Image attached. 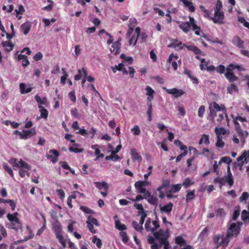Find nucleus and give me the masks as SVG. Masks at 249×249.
<instances>
[{
    "instance_id": "obj_1",
    "label": "nucleus",
    "mask_w": 249,
    "mask_h": 249,
    "mask_svg": "<svg viewBox=\"0 0 249 249\" xmlns=\"http://www.w3.org/2000/svg\"><path fill=\"white\" fill-rule=\"evenodd\" d=\"M209 119L213 122H216L220 124L224 119V116L226 118L227 123H229V118L227 113L226 107L223 104L219 106L215 102H213L209 107Z\"/></svg>"
},
{
    "instance_id": "obj_2",
    "label": "nucleus",
    "mask_w": 249,
    "mask_h": 249,
    "mask_svg": "<svg viewBox=\"0 0 249 249\" xmlns=\"http://www.w3.org/2000/svg\"><path fill=\"white\" fill-rule=\"evenodd\" d=\"M213 182L214 183H218L220 189H221L222 186L225 184L226 182H227L230 187L233 185L234 179L232 174L231 171L230 165L228 166L227 175L223 177H217L215 178Z\"/></svg>"
},
{
    "instance_id": "obj_3",
    "label": "nucleus",
    "mask_w": 249,
    "mask_h": 249,
    "mask_svg": "<svg viewBox=\"0 0 249 249\" xmlns=\"http://www.w3.org/2000/svg\"><path fill=\"white\" fill-rule=\"evenodd\" d=\"M222 7V3L220 0H217L215 6L214 8V18H211V20H213L214 23L220 24L224 23V19L225 18L224 12L221 11Z\"/></svg>"
},
{
    "instance_id": "obj_4",
    "label": "nucleus",
    "mask_w": 249,
    "mask_h": 249,
    "mask_svg": "<svg viewBox=\"0 0 249 249\" xmlns=\"http://www.w3.org/2000/svg\"><path fill=\"white\" fill-rule=\"evenodd\" d=\"M242 224L243 223L241 222L232 223L227 230V234H228V236L231 238L237 237L240 233Z\"/></svg>"
},
{
    "instance_id": "obj_5",
    "label": "nucleus",
    "mask_w": 249,
    "mask_h": 249,
    "mask_svg": "<svg viewBox=\"0 0 249 249\" xmlns=\"http://www.w3.org/2000/svg\"><path fill=\"white\" fill-rule=\"evenodd\" d=\"M233 65L229 64L226 69V72L225 73V76L226 79L231 83H232L234 82L237 81L238 78L235 75L233 72V70L231 68Z\"/></svg>"
},
{
    "instance_id": "obj_6",
    "label": "nucleus",
    "mask_w": 249,
    "mask_h": 249,
    "mask_svg": "<svg viewBox=\"0 0 249 249\" xmlns=\"http://www.w3.org/2000/svg\"><path fill=\"white\" fill-rule=\"evenodd\" d=\"M94 184L95 186L100 190L102 189H104V191H101V194L104 197H106L108 192L109 186L107 183L105 181L100 182H95Z\"/></svg>"
},
{
    "instance_id": "obj_7",
    "label": "nucleus",
    "mask_w": 249,
    "mask_h": 249,
    "mask_svg": "<svg viewBox=\"0 0 249 249\" xmlns=\"http://www.w3.org/2000/svg\"><path fill=\"white\" fill-rule=\"evenodd\" d=\"M8 220L10 222L8 225L9 229L15 230L16 231L22 229V225L19 218L10 219Z\"/></svg>"
},
{
    "instance_id": "obj_8",
    "label": "nucleus",
    "mask_w": 249,
    "mask_h": 249,
    "mask_svg": "<svg viewBox=\"0 0 249 249\" xmlns=\"http://www.w3.org/2000/svg\"><path fill=\"white\" fill-rule=\"evenodd\" d=\"M163 89L167 93L172 95L176 98L181 96L185 93V92L181 89H178L175 88L170 89H166V88H164Z\"/></svg>"
},
{
    "instance_id": "obj_9",
    "label": "nucleus",
    "mask_w": 249,
    "mask_h": 249,
    "mask_svg": "<svg viewBox=\"0 0 249 249\" xmlns=\"http://www.w3.org/2000/svg\"><path fill=\"white\" fill-rule=\"evenodd\" d=\"M189 24H190V27H192V30L195 31V34L196 35H200V28L198 27L196 23V21L194 18L189 16Z\"/></svg>"
},
{
    "instance_id": "obj_10",
    "label": "nucleus",
    "mask_w": 249,
    "mask_h": 249,
    "mask_svg": "<svg viewBox=\"0 0 249 249\" xmlns=\"http://www.w3.org/2000/svg\"><path fill=\"white\" fill-rule=\"evenodd\" d=\"M178 56L177 55H174L173 53L170 54L168 59H167V63L171 64L174 70L176 71L178 69V65L177 60H178Z\"/></svg>"
},
{
    "instance_id": "obj_11",
    "label": "nucleus",
    "mask_w": 249,
    "mask_h": 249,
    "mask_svg": "<svg viewBox=\"0 0 249 249\" xmlns=\"http://www.w3.org/2000/svg\"><path fill=\"white\" fill-rule=\"evenodd\" d=\"M232 44L237 47L243 49L244 48V42L238 36L233 37L232 40Z\"/></svg>"
},
{
    "instance_id": "obj_12",
    "label": "nucleus",
    "mask_w": 249,
    "mask_h": 249,
    "mask_svg": "<svg viewBox=\"0 0 249 249\" xmlns=\"http://www.w3.org/2000/svg\"><path fill=\"white\" fill-rule=\"evenodd\" d=\"M1 45L4 48L5 51L7 53L12 51L14 47V45L10 40L2 41Z\"/></svg>"
},
{
    "instance_id": "obj_13",
    "label": "nucleus",
    "mask_w": 249,
    "mask_h": 249,
    "mask_svg": "<svg viewBox=\"0 0 249 249\" xmlns=\"http://www.w3.org/2000/svg\"><path fill=\"white\" fill-rule=\"evenodd\" d=\"M121 48L120 42L118 40L113 43L110 48V51L112 53H114L115 54H118L120 53V49Z\"/></svg>"
},
{
    "instance_id": "obj_14",
    "label": "nucleus",
    "mask_w": 249,
    "mask_h": 249,
    "mask_svg": "<svg viewBox=\"0 0 249 249\" xmlns=\"http://www.w3.org/2000/svg\"><path fill=\"white\" fill-rule=\"evenodd\" d=\"M231 238V237H228V234H227L225 237H222L221 241L216 246V249L221 246L223 247L224 248H225L228 245L230 242L229 239Z\"/></svg>"
},
{
    "instance_id": "obj_15",
    "label": "nucleus",
    "mask_w": 249,
    "mask_h": 249,
    "mask_svg": "<svg viewBox=\"0 0 249 249\" xmlns=\"http://www.w3.org/2000/svg\"><path fill=\"white\" fill-rule=\"evenodd\" d=\"M31 24L29 21L22 24L20 26V30L24 35H27L30 31Z\"/></svg>"
},
{
    "instance_id": "obj_16",
    "label": "nucleus",
    "mask_w": 249,
    "mask_h": 249,
    "mask_svg": "<svg viewBox=\"0 0 249 249\" xmlns=\"http://www.w3.org/2000/svg\"><path fill=\"white\" fill-rule=\"evenodd\" d=\"M131 158L133 160H137L141 161L142 160V157L140 155L139 153L137 152L136 149L132 148L131 150Z\"/></svg>"
},
{
    "instance_id": "obj_17",
    "label": "nucleus",
    "mask_w": 249,
    "mask_h": 249,
    "mask_svg": "<svg viewBox=\"0 0 249 249\" xmlns=\"http://www.w3.org/2000/svg\"><path fill=\"white\" fill-rule=\"evenodd\" d=\"M35 98L37 103L39 104V105L47 106L48 102L46 97L41 98L38 94H37L35 96Z\"/></svg>"
},
{
    "instance_id": "obj_18",
    "label": "nucleus",
    "mask_w": 249,
    "mask_h": 249,
    "mask_svg": "<svg viewBox=\"0 0 249 249\" xmlns=\"http://www.w3.org/2000/svg\"><path fill=\"white\" fill-rule=\"evenodd\" d=\"M181 1L184 6L188 8L190 12H194L196 11V8L192 1H189L188 0H181Z\"/></svg>"
},
{
    "instance_id": "obj_19",
    "label": "nucleus",
    "mask_w": 249,
    "mask_h": 249,
    "mask_svg": "<svg viewBox=\"0 0 249 249\" xmlns=\"http://www.w3.org/2000/svg\"><path fill=\"white\" fill-rule=\"evenodd\" d=\"M238 136L240 137L241 142L245 143L246 138L249 136V132L247 131H244L243 129L236 132Z\"/></svg>"
},
{
    "instance_id": "obj_20",
    "label": "nucleus",
    "mask_w": 249,
    "mask_h": 249,
    "mask_svg": "<svg viewBox=\"0 0 249 249\" xmlns=\"http://www.w3.org/2000/svg\"><path fill=\"white\" fill-rule=\"evenodd\" d=\"M17 58L18 61L22 60V65L24 67H27L30 64V62L27 59V57L25 55L19 54L18 55Z\"/></svg>"
},
{
    "instance_id": "obj_21",
    "label": "nucleus",
    "mask_w": 249,
    "mask_h": 249,
    "mask_svg": "<svg viewBox=\"0 0 249 249\" xmlns=\"http://www.w3.org/2000/svg\"><path fill=\"white\" fill-rule=\"evenodd\" d=\"M53 231L55 234V236L62 234V226L61 224L56 222L53 224Z\"/></svg>"
},
{
    "instance_id": "obj_22",
    "label": "nucleus",
    "mask_w": 249,
    "mask_h": 249,
    "mask_svg": "<svg viewBox=\"0 0 249 249\" xmlns=\"http://www.w3.org/2000/svg\"><path fill=\"white\" fill-rule=\"evenodd\" d=\"M141 182V181H138L135 183L134 186L138 193H144L146 192V189Z\"/></svg>"
},
{
    "instance_id": "obj_23",
    "label": "nucleus",
    "mask_w": 249,
    "mask_h": 249,
    "mask_svg": "<svg viewBox=\"0 0 249 249\" xmlns=\"http://www.w3.org/2000/svg\"><path fill=\"white\" fill-rule=\"evenodd\" d=\"M25 88L26 85L24 83H21L19 84L20 92L21 94L29 93L33 89V88L31 87H28L27 89H25Z\"/></svg>"
},
{
    "instance_id": "obj_24",
    "label": "nucleus",
    "mask_w": 249,
    "mask_h": 249,
    "mask_svg": "<svg viewBox=\"0 0 249 249\" xmlns=\"http://www.w3.org/2000/svg\"><path fill=\"white\" fill-rule=\"evenodd\" d=\"M24 136H25V140H26L36 134V129L33 128L30 130H23Z\"/></svg>"
},
{
    "instance_id": "obj_25",
    "label": "nucleus",
    "mask_w": 249,
    "mask_h": 249,
    "mask_svg": "<svg viewBox=\"0 0 249 249\" xmlns=\"http://www.w3.org/2000/svg\"><path fill=\"white\" fill-rule=\"evenodd\" d=\"M98 147H99L98 144H95L91 146V149L95 150V155L96 156L95 160H97L100 158H102L104 156L103 154L101 153L100 150L97 148Z\"/></svg>"
},
{
    "instance_id": "obj_26",
    "label": "nucleus",
    "mask_w": 249,
    "mask_h": 249,
    "mask_svg": "<svg viewBox=\"0 0 249 249\" xmlns=\"http://www.w3.org/2000/svg\"><path fill=\"white\" fill-rule=\"evenodd\" d=\"M187 49L190 51H192L196 55L202 54V52L197 47L194 45L186 46Z\"/></svg>"
},
{
    "instance_id": "obj_27",
    "label": "nucleus",
    "mask_w": 249,
    "mask_h": 249,
    "mask_svg": "<svg viewBox=\"0 0 249 249\" xmlns=\"http://www.w3.org/2000/svg\"><path fill=\"white\" fill-rule=\"evenodd\" d=\"M187 49L190 51H192L196 55L202 54V52L197 47L194 45L186 46Z\"/></svg>"
},
{
    "instance_id": "obj_28",
    "label": "nucleus",
    "mask_w": 249,
    "mask_h": 249,
    "mask_svg": "<svg viewBox=\"0 0 249 249\" xmlns=\"http://www.w3.org/2000/svg\"><path fill=\"white\" fill-rule=\"evenodd\" d=\"M187 49L190 51H192L196 55L202 54V52L197 47L194 45L186 46Z\"/></svg>"
},
{
    "instance_id": "obj_29",
    "label": "nucleus",
    "mask_w": 249,
    "mask_h": 249,
    "mask_svg": "<svg viewBox=\"0 0 249 249\" xmlns=\"http://www.w3.org/2000/svg\"><path fill=\"white\" fill-rule=\"evenodd\" d=\"M173 204L171 202H169L168 204L164 205L163 207H160V210L162 212H165L166 213H170L173 208Z\"/></svg>"
},
{
    "instance_id": "obj_30",
    "label": "nucleus",
    "mask_w": 249,
    "mask_h": 249,
    "mask_svg": "<svg viewBox=\"0 0 249 249\" xmlns=\"http://www.w3.org/2000/svg\"><path fill=\"white\" fill-rule=\"evenodd\" d=\"M179 27L185 33L190 31V26L188 21L182 23L179 25Z\"/></svg>"
},
{
    "instance_id": "obj_31",
    "label": "nucleus",
    "mask_w": 249,
    "mask_h": 249,
    "mask_svg": "<svg viewBox=\"0 0 249 249\" xmlns=\"http://www.w3.org/2000/svg\"><path fill=\"white\" fill-rule=\"evenodd\" d=\"M40 112V117L46 119L48 116V111L42 106L38 105Z\"/></svg>"
},
{
    "instance_id": "obj_32",
    "label": "nucleus",
    "mask_w": 249,
    "mask_h": 249,
    "mask_svg": "<svg viewBox=\"0 0 249 249\" xmlns=\"http://www.w3.org/2000/svg\"><path fill=\"white\" fill-rule=\"evenodd\" d=\"M204 143L206 145L210 143L209 136L208 135L203 134L199 141V144H202Z\"/></svg>"
},
{
    "instance_id": "obj_33",
    "label": "nucleus",
    "mask_w": 249,
    "mask_h": 249,
    "mask_svg": "<svg viewBox=\"0 0 249 249\" xmlns=\"http://www.w3.org/2000/svg\"><path fill=\"white\" fill-rule=\"evenodd\" d=\"M49 153L53 154L54 156V157L53 158L52 160V162L53 163L56 162L58 160V158L59 156V152L55 149H51L49 151Z\"/></svg>"
},
{
    "instance_id": "obj_34",
    "label": "nucleus",
    "mask_w": 249,
    "mask_h": 249,
    "mask_svg": "<svg viewBox=\"0 0 249 249\" xmlns=\"http://www.w3.org/2000/svg\"><path fill=\"white\" fill-rule=\"evenodd\" d=\"M3 167L4 170L7 172L12 178H14V173L12 169L6 163H3Z\"/></svg>"
},
{
    "instance_id": "obj_35",
    "label": "nucleus",
    "mask_w": 249,
    "mask_h": 249,
    "mask_svg": "<svg viewBox=\"0 0 249 249\" xmlns=\"http://www.w3.org/2000/svg\"><path fill=\"white\" fill-rule=\"evenodd\" d=\"M115 226L119 231H124L127 229L126 225L124 224H122L119 220L115 221Z\"/></svg>"
},
{
    "instance_id": "obj_36",
    "label": "nucleus",
    "mask_w": 249,
    "mask_h": 249,
    "mask_svg": "<svg viewBox=\"0 0 249 249\" xmlns=\"http://www.w3.org/2000/svg\"><path fill=\"white\" fill-rule=\"evenodd\" d=\"M184 73L193 81L194 83L196 84H198V80L196 77L192 75L191 71L189 70H185Z\"/></svg>"
},
{
    "instance_id": "obj_37",
    "label": "nucleus",
    "mask_w": 249,
    "mask_h": 249,
    "mask_svg": "<svg viewBox=\"0 0 249 249\" xmlns=\"http://www.w3.org/2000/svg\"><path fill=\"white\" fill-rule=\"evenodd\" d=\"M176 243L180 246H184L186 244V241L180 236H177L175 239Z\"/></svg>"
},
{
    "instance_id": "obj_38",
    "label": "nucleus",
    "mask_w": 249,
    "mask_h": 249,
    "mask_svg": "<svg viewBox=\"0 0 249 249\" xmlns=\"http://www.w3.org/2000/svg\"><path fill=\"white\" fill-rule=\"evenodd\" d=\"M159 239L160 243V247H161L162 245L169 243V242L167 240L168 236L166 235L165 234L161 237H160Z\"/></svg>"
},
{
    "instance_id": "obj_39",
    "label": "nucleus",
    "mask_w": 249,
    "mask_h": 249,
    "mask_svg": "<svg viewBox=\"0 0 249 249\" xmlns=\"http://www.w3.org/2000/svg\"><path fill=\"white\" fill-rule=\"evenodd\" d=\"M92 242L96 244L97 247L99 249H101L102 247V243L101 240L97 238L96 236H94L92 238Z\"/></svg>"
},
{
    "instance_id": "obj_40",
    "label": "nucleus",
    "mask_w": 249,
    "mask_h": 249,
    "mask_svg": "<svg viewBox=\"0 0 249 249\" xmlns=\"http://www.w3.org/2000/svg\"><path fill=\"white\" fill-rule=\"evenodd\" d=\"M56 237L58 240L59 242L62 245L63 248H65L66 247V241L64 239L62 234L56 236Z\"/></svg>"
},
{
    "instance_id": "obj_41",
    "label": "nucleus",
    "mask_w": 249,
    "mask_h": 249,
    "mask_svg": "<svg viewBox=\"0 0 249 249\" xmlns=\"http://www.w3.org/2000/svg\"><path fill=\"white\" fill-rule=\"evenodd\" d=\"M148 109L147 111V115L148 116V120L150 122L152 121V103L147 104Z\"/></svg>"
},
{
    "instance_id": "obj_42",
    "label": "nucleus",
    "mask_w": 249,
    "mask_h": 249,
    "mask_svg": "<svg viewBox=\"0 0 249 249\" xmlns=\"http://www.w3.org/2000/svg\"><path fill=\"white\" fill-rule=\"evenodd\" d=\"M227 91L228 93L231 94L233 91L238 92V88L234 84H231L230 86L227 88Z\"/></svg>"
},
{
    "instance_id": "obj_43",
    "label": "nucleus",
    "mask_w": 249,
    "mask_h": 249,
    "mask_svg": "<svg viewBox=\"0 0 249 249\" xmlns=\"http://www.w3.org/2000/svg\"><path fill=\"white\" fill-rule=\"evenodd\" d=\"M86 222H89L90 223H92V225L94 224L97 226H99L98 220L92 215H89L88 217V220Z\"/></svg>"
},
{
    "instance_id": "obj_44",
    "label": "nucleus",
    "mask_w": 249,
    "mask_h": 249,
    "mask_svg": "<svg viewBox=\"0 0 249 249\" xmlns=\"http://www.w3.org/2000/svg\"><path fill=\"white\" fill-rule=\"evenodd\" d=\"M194 184V182H192L190 178H187L184 180L182 185H183L185 188H187L190 186Z\"/></svg>"
},
{
    "instance_id": "obj_45",
    "label": "nucleus",
    "mask_w": 249,
    "mask_h": 249,
    "mask_svg": "<svg viewBox=\"0 0 249 249\" xmlns=\"http://www.w3.org/2000/svg\"><path fill=\"white\" fill-rule=\"evenodd\" d=\"M231 159L229 157H222L220 160L219 161V164H221L222 162L227 163L230 165V163L231 162Z\"/></svg>"
},
{
    "instance_id": "obj_46",
    "label": "nucleus",
    "mask_w": 249,
    "mask_h": 249,
    "mask_svg": "<svg viewBox=\"0 0 249 249\" xmlns=\"http://www.w3.org/2000/svg\"><path fill=\"white\" fill-rule=\"evenodd\" d=\"M195 190L191 192H188V193L186 195V201H189V200L194 199L195 198Z\"/></svg>"
},
{
    "instance_id": "obj_47",
    "label": "nucleus",
    "mask_w": 249,
    "mask_h": 249,
    "mask_svg": "<svg viewBox=\"0 0 249 249\" xmlns=\"http://www.w3.org/2000/svg\"><path fill=\"white\" fill-rule=\"evenodd\" d=\"M132 224L134 228L138 231H141L142 230H143L142 226L136 221H133Z\"/></svg>"
},
{
    "instance_id": "obj_48",
    "label": "nucleus",
    "mask_w": 249,
    "mask_h": 249,
    "mask_svg": "<svg viewBox=\"0 0 249 249\" xmlns=\"http://www.w3.org/2000/svg\"><path fill=\"white\" fill-rule=\"evenodd\" d=\"M182 187V184H177L173 185L172 189L171 190V192L176 193L180 191Z\"/></svg>"
},
{
    "instance_id": "obj_49",
    "label": "nucleus",
    "mask_w": 249,
    "mask_h": 249,
    "mask_svg": "<svg viewBox=\"0 0 249 249\" xmlns=\"http://www.w3.org/2000/svg\"><path fill=\"white\" fill-rule=\"evenodd\" d=\"M200 9L204 13V17L211 19V17L210 16V12L208 10L206 9L204 6L202 5L200 6Z\"/></svg>"
},
{
    "instance_id": "obj_50",
    "label": "nucleus",
    "mask_w": 249,
    "mask_h": 249,
    "mask_svg": "<svg viewBox=\"0 0 249 249\" xmlns=\"http://www.w3.org/2000/svg\"><path fill=\"white\" fill-rule=\"evenodd\" d=\"M215 132L217 136H221L220 135H225L226 134V130L223 127L218 129L217 127L215 128Z\"/></svg>"
},
{
    "instance_id": "obj_51",
    "label": "nucleus",
    "mask_w": 249,
    "mask_h": 249,
    "mask_svg": "<svg viewBox=\"0 0 249 249\" xmlns=\"http://www.w3.org/2000/svg\"><path fill=\"white\" fill-rule=\"evenodd\" d=\"M153 232L154 236L156 239H159L160 237L164 234V232L163 230L160 229L158 231H155Z\"/></svg>"
},
{
    "instance_id": "obj_52",
    "label": "nucleus",
    "mask_w": 249,
    "mask_h": 249,
    "mask_svg": "<svg viewBox=\"0 0 249 249\" xmlns=\"http://www.w3.org/2000/svg\"><path fill=\"white\" fill-rule=\"evenodd\" d=\"M43 225L42 227L39 230H38V231H37V232L36 233L37 235H40L42 233V232L44 231V230L46 229V218L44 216H43Z\"/></svg>"
},
{
    "instance_id": "obj_53",
    "label": "nucleus",
    "mask_w": 249,
    "mask_h": 249,
    "mask_svg": "<svg viewBox=\"0 0 249 249\" xmlns=\"http://www.w3.org/2000/svg\"><path fill=\"white\" fill-rule=\"evenodd\" d=\"M105 159L106 160H113L114 161H116L120 159V157L116 154L111 153L110 155L106 156Z\"/></svg>"
},
{
    "instance_id": "obj_54",
    "label": "nucleus",
    "mask_w": 249,
    "mask_h": 249,
    "mask_svg": "<svg viewBox=\"0 0 249 249\" xmlns=\"http://www.w3.org/2000/svg\"><path fill=\"white\" fill-rule=\"evenodd\" d=\"M241 218L243 221H246L247 220L249 219V212L244 210L242 211L241 214Z\"/></svg>"
},
{
    "instance_id": "obj_55",
    "label": "nucleus",
    "mask_w": 249,
    "mask_h": 249,
    "mask_svg": "<svg viewBox=\"0 0 249 249\" xmlns=\"http://www.w3.org/2000/svg\"><path fill=\"white\" fill-rule=\"evenodd\" d=\"M9 162L13 166V167H19V163L18 159L16 158H12L9 160Z\"/></svg>"
},
{
    "instance_id": "obj_56",
    "label": "nucleus",
    "mask_w": 249,
    "mask_h": 249,
    "mask_svg": "<svg viewBox=\"0 0 249 249\" xmlns=\"http://www.w3.org/2000/svg\"><path fill=\"white\" fill-rule=\"evenodd\" d=\"M120 235L122 237V241L125 243L128 241V237L126 232L122 231L120 233Z\"/></svg>"
},
{
    "instance_id": "obj_57",
    "label": "nucleus",
    "mask_w": 249,
    "mask_h": 249,
    "mask_svg": "<svg viewBox=\"0 0 249 249\" xmlns=\"http://www.w3.org/2000/svg\"><path fill=\"white\" fill-rule=\"evenodd\" d=\"M215 215L217 217H222L225 215L224 210L223 208H219L215 211Z\"/></svg>"
},
{
    "instance_id": "obj_58",
    "label": "nucleus",
    "mask_w": 249,
    "mask_h": 249,
    "mask_svg": "<svg viewBox=\"0 0 249 249\" xmlns=\"http://www.w3.org/2000/svg\"><path fill=\"white\" fill-rule=\"evenodd\" d=\"M217 140L216 143V146L218 147H223L224 145V142L222 141L221 136H217Z\"/></svg>"
},
{
    "instance_id": "obj_59",
    "label": "nucleus",
    "mask_w": 249,
    "mask_h": 249,
    "mask_svg": "<svg viewBox=\"0 0 249 249\" xmlns=\"http://www.w3.org/2000/svg\"><path fill=\"white\" fill-rule=\"evenodd\" d=\"M80 209L81 210H82L83 212H84L86 213H88V214L93 213V211L91 209H90L87 207L82 206H80Z\"/></svg>"
},
{
    "instance_id": "obj_60",
    "label": "nucleus",
    "mask_w": 249,
    "mask_h": 249,
    "mask_svg": "<svg viewBox=\"0 0 249 249\" xmlns=\"http://www.w3.org/2000/svg\"><path fill=\"white\" fill-rule=\"evenodd\" d=\"M25 12V9L22 5H18V9H16L15 12L17 14V17H18V14H23Z\"/></svg>"
},
{
    "instance_id": "obj_61",
    "label": "nucleus",
    "mask_w": 249,
    "mask_h": 249,
    "mask_svg": "<svg viewBox=\"0 0 249 249\" xmlns=\"http://www.w3.org/2000/svg\"><path fill=\"white\" fill-rule=\"evenodd\" d=\"M19 167L23 168L28 170L30 168V166L27 163L20 160L19 161Z\"/></svg>"
},
{
    "instance_id": "obj_62",
    "label": "nucleus",
    "mask_w": 249,
    "mask_h": 249,
    "mask_svg": "<svg viewBox=\"0 0 249 249\" xmlns=\"http://www.w3.org/2000/svg\"><path fill=\"white\" fill-rule=\"evenodd\" d=\"M209 229L208 227H205L200 233L198 238L202 240L208 232Z\"/></svg>"
},
{
    "instance_id": "obj_63",
    "label": "nucleus",
    "mask_w": 249,
    "mask_h": 249,
    "mask_svg": "<svg viewBox=\"0 0 249 249\" xmlns=\"http://www.w3.org/2000/svg\"><path fill=\"white\" fill-rule=\"evenodd\" d=\"M131 131L133 132L134 135H139L140 134L141 130L138 125H135L132 129Z\"/></svg>"
},
{
    "instance_id": "obj_64",
    "label": "nucleus",
    "mask_w": 249,
    "mask_h": 249,
    "mask_svg": "<svg viewBox=\"0 0 249 249\" xmlns=\"http://www.w3.org/2000/svg\"><path fill=\"white\" fill-rule=\"evenodd\" d=\"M147 201L148 203L151 204L155 205L157 204L158 201V199L156 197H154V196H151L147 199Z\"/></svg>"
}]
</instances>
